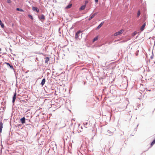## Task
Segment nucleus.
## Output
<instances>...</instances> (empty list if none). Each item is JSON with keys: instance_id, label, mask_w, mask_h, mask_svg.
I'll return each mask as SVG.
<instances>
[{"instance_id": "obj_1", "label": "nucleus", "mask_w": 155, "mask_h": 155, "mask_svg": "<svg viewBox=\"0 0 155 155\" xmlns=\"http://www.w3.org/2000/svg\"><path fill=\"white\" fill-rule=\"evenodd\" d=\"M124 30L123 29H121L119 31L116 32L114 34V35L115 36H117L120 35L121 34L124 32Z\"/></svg>"}, {"instance_id": "obj_2", "label": "nucleus", "mask_w": 155, "mask_h": 155, "mask_svg": "<svg viewBox=\"0 0 155 155\" xmlns=\"http://www.w3.org/2000/svg\"><path fill=\"white\" fill-rule=\"evenodd\" d=\"M16 92L15 93H14V96L13 97V100H12V102L13 103H14V102H15L16 98Z\"/></svg>"}, {"instance_id": "obj_3", "label": "nucleus", "mask_w": 155, "mask_h": 155, "mask_svg": "<svg viewBox=\"0 0 155 155\" xmlns=\"http://www.w3.org/2000/svg\"><path fill=\"white\" fill-rule=\"evenodd\" d=\"M32 10L34 11H35L37 12H38L39 11V9L36 7H33Z\"/></svg>"}, {"instance_id": "obj_4", "label": "nucleus", "mask_w": 155, "mask_h": 155, "mask_svg": "<svg viewBox=\"0 0 155 155\" xmlns=\"http://www.w3.org/2000/svg\"><path fill=\"white\" fill-rule=\"evenodd\" d=\"M25 117H23L20 119V121L22 124H24L25 123Z\"/></svg>"}, {"instance_id": "obj_5", "label": "nucleus", "mask_w": 155, "mask_h": 155, "mask_svg": "<svg viewBox=\"0 0 155 155\" xmlns=\"http://www.w3.org/2000/svg\"><path fill=\"white\" fill-rule=\"evenodd\" d=\"M97 14V13H95L93 14L89 19L88 20H91L92 18H93Z\"/></svg>"}, {"instance_id": "obj_6", "label": "nucleus", "mask_w": 155, "mask_h": 155, "mask_svg": "<svg viewBox=\"0 0 155 155\" xmlns=\"http://www.w3.org/2000/svg\"><path fill=\"white\" fill-rule=\"evenodd\" d=\"M145 26H146V23H144L143 24V25H142V26H141V28L140 30L141 31H143L144 30V29Z\"/></svg>"}, {"instance_id": "obj_7", "label": "nucleus", "mask_w": 155, "mask_h": 155, "mask_svg": "<svg viewBox=\"0 0 155 155\" xmlns=\"http://www.w3.org/2000/svg\"><path fill=\"white\" fill-rule=\"evenodd\" d=\"M3 128V123L2 122H0V132L2 133V129Z\"/></svg>"}, {"instance_id": "obj_8", "label": "nucleus", "mask_w": 155, "mask_h": 155, "mask_svg": "<svg viewBox=\"0 0 155 155\" xmlns=\"http://www.w3.org/2000/svg\"><path fill=\"white\" fill-rule=\"evenodd\" d=\"M45 78H44L42 80L41 82V84L42 86H43L45 84Z\"/></svg>"}, {"instance_id": "obj_9", "label": "nucleus", "mask_w": 155, "mask_h": 155, "mask_svg": "<svg viewBox=\"0 0 155 155\" xmlns=\"http://www.w3.org/2000/svg\"><path fill=\"white\" fill-rule=\"evenodd\" d=\"M104 23V22H103V21L101 23L97 28V29H98L99 28H100L103 25Z\"/></svg>"}, {"instance_id": "obj_10", "label": "nucleus", "mask_w": 155, "mask_h": 155, "mask_svg": "<svg viewBox=\"0 0 155 155\" xmlns=\"http://www.w3.org/2000/svg\"><path fill=\"white\" fill-rule=\"evenodd\" d=\"M86 7V5H83L79 9L80 10H82L85 9Z\"/></svg>"}, {"instance_id": "obj_11", "label": "nucleus", "mask_w": 155, "mask_h": 155, "mask_svg": "<svg viewBox=\"0 0 155 155\" xmlns=\"http://www.w3.org/2000/svg\"><path fill=\"white\" fill-rule=\"evenodd\" d=\"M81 32L80 31H78L75 34V38H78V37L79 34Z\"/></svg>"}, {"instance_id": "obj_12", "label": "nucleus", "mask_w": 155, "mask_h": 155, "mask_svg": "<svg viewBox=\"0 0 155 155\" xmlns=\"http://www.w3.org/2000/svg\"><path fill=\"white\" fill-rule=\"evenodd\" d=\"M49 60V58L48 57H46L45 58V63L48 64V61Z\"/></svg>"}, {"instance_id": "obj_13", "label": "nucleus", "mask_w": 155, "mask_h": 155, "mask_svg": "<svg viewBox=\"0 0 155 155\" xmlns=\"http://www.w3.org/2000/svg\"><path fill=\"white\" fill-rule=\"evenodd\" d=\"M40 18L41 19L44 20L45 19V16L43 15H41L40 17Z\"/></svg>"}, {"instance_id": "obj_14", "label": "nucleus", "mask_w": 155, "mask_h": 155, "mask_svg": "<svg viewBox=\"0 0 155 155\" xmlns=\"http://www.w3.org/2000/svg\"><path fill=\"white\" fill-rule=\"evenodd\" d=\"M16 10L17 11H20L21 12H24V10L23 9H21V8H17L16 9Z\"/></svg>"}, {"instance_id": "obj_15", "label": "nucleus", "mask_w": 155, "mask_h": 155, "mask_svg": "<svg viewBox=\"0 0 155 155\" xmlns=\"http://www.w3.org/2000/svg\"><path fill=\"white\" fill-rule=\"evenodd\" d=\"M72 5V4L69 5L67 6L66 7V8L68 9L70 8L71 7Z\"/></svg>"}, {"instance_id": "obj_16", "label": "nucleus", "mask_w": 155, "mask_h": 155, "mask_svg": "<svg viewBox=\"0 0 155 155\" xmlns=\"http://www.w3.org/2000/svg\"><path fill=\"white\" fill-rule=\"evenodd\" d=\"M0 25H1L2 28H4L5 26L4 24L2 22V21L1 22H0Z\"/></svg>"}, {"instance_id": "obj_17", "label": "nucleus", "mask_w": 155, "mask_h": 155, "mask_svg": "<svg viewBox=\"0 0 155 155\" xmlns=\"http://www.w3.org/2000/svg\"><path fill=\"white\" fill-rule=\"evenodd\" d=\"M8 65L9 66H10V67L12 68H13V66H12V65H11L9 63H5Z\"/></svg>"}, {"instance_id": "obj_18", "label": "nucleus", "mask_w": 155, "mask_h": 155, "mask_svg": "<svg viewBox=\"0 0 155 155\" xmlns=\"http://www.w3.org/2000/svg\"><path fill=\"white\" fill-rule=\"evenodd\" d=\"M140 12L139 10V11H138V12L137 13V17H139V16H140Z\"/></svg>"}, {"instance_id": "obj_19", "label": "nucleus", "mask_w": 155, "mask_h": 155, "mask_svg": "<svg viewBox=\"0 0 155 155\" xmlns=\"http://www.w3.org/2000/svg\"><path fill=\"white\" fill-rule=\"evenodd\" d=\"M28 16L32 20H33V18L32 15H28Z\"/></svg>"}, {"instance_id": "obj_20", "label": "nucleus", "mask_w": 155, "mask_h": 155, "mask_svg": "<svg viewBox=\"0 0 155 155\" xmlns=\"http://www.w3.org/2000/svg\"><path fill=\"white\" fill-rule=\"evenodd\" d=\"M98 37H96L94 39L93 41L94 42V41H96L98 39Z\"/></svg>"}, {"instance_id": "obj_21", "label": "nucleus", "mask_w": 155, "mask_h": 155, "mask_svg": "<svg viewBox=\"0 0 155 155\" xmlns=\"http://www.w3.org/2000/svg\"><path fill=\"white\" fill-rule=\"evenodd\" d=\"M11 0H7V2L8 3H11Z\"/></svg>"}, {"instance_id": "obj_22", "label": "nucleus", "mask_w": 155, "mask_h": 155, "mask_svg": "<svg viewBox=\"0 0 155 155\" xmlns=\"http://www.w3.org/2000/svg\"><path fill=\"white\" fill-rule=\"evenodd\" d=\"M136 34V32H134V35H133V36H134V35H135Z\"/></svg>"}, {"instance_id": "obj_23", "label": "nucleus", "mask_w": 155, "mask_h": 155, "mask_svg": "<svg viewBox=\"0 0 155 155\" xmlns=\"http://www.w3.org/2000/svg\"><path fill=\"white\" fill-rule=\"evenodd\" d=\"M89 117H90L91 118H94V117H93L92 116H90Z\"/></svg>"}, {"instance_id": "obj_24", "label": "nucleus", "mask_w": 155, "mask_h": 155, "mask_svg": "<svg viewBox=\"0 0 155 155\" xmlns=\"http://www.w3.org/2000/svg\"><path fill=\"white\" fill-rule=\"evenodd\" d=\"M95 2L97 3L98 2V0H95Z\"/></svg>"}, {"instance_id": "obj_25", "label": "nucleus", "mask_w": 155, "mask_h": 155, "mask_svg": "<svg viewBox=\"0 0 155 155\" xmlns=\"http://www.w3.org/2000/svg\"><path fill=\"white\" fill-rule=\"evenodd\" d=\"M1 21L0 20V22H1Z\"/></svg>"}]
</instances>
